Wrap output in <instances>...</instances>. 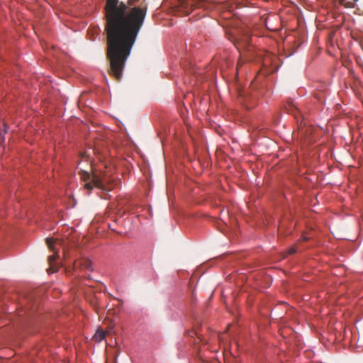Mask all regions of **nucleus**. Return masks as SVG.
Wrapping results in <instances>:
<instances>
[{
  "label": "nucleus",
  "mask_w": 363,
  "mask_h": 363,
  "mask_svg": "<svg viewBox=\"0 0 363 363\" xmlns=\"http://www.w3.org/2000/svg\"><path fill=\"white\" fill-rule=\"evenodd\" d=\"M296 252V250L294 247H291V248L288 250V254H289V255H293V254H294Z\"/></svg>",
  "instance_id": "obj_8"
},
{
  "label": "nucleus",
  "mask_w": 363,
  "mask_h": 363,
  "mask_svg": "<svg viewBox=\"0 0 363 363\" xmlns=\"http://www.w3.org/2000/svg\"><path fill=\"white\" fill-rule=\"evenodd\" d=\"M79 174L81 175V179L85 182L84 187L88 191L89 194L94 187H96L100 189H105V184L107 180L104 176H101L96 172L92 171V173L90 174L87 171L81 169Z\"/></svg>",
  "instance_id": "obj_2"
},
{
  "label": "nucleus",
  "mask_w": 363,
  "mask_h": 363,
  "mask_svg": "<svg viewBox=\"0 0 363 363\" xmlns=\"http://www.w3.org/2000/svg\"><path fill=\"white\" fill-rule=\"evenodd\" d=\"M249 43V37H246V41L245 44Z\"/></svg>",
  "instance_id": "obj_9"
},
{
  "label": "nucleus",
  "mask_w": 363,
  "mask_h": 363,
  "mask_svg": "<svg viewBox=\"0 0 363 363\" xmlns=\"http://www.w3.org/2000/svg\"><path fill=\"white\" fill-rule=\"evenodd\" d=\"M74 270L77 271H92L91 262L89 259L82 258L74 262Z\"/></svg>",
  "instance_id": "obj_4"
},
{
  "label": "nucleus",
  "mask_w": 363,
  "mask_h": 363,
  "mask_svg": "<svg viewBox=\"0 0 363 363\" xmlns=\"http://www.w3.org/2000/svg\"><path fill=\"white\" fill-rule=\"evenodd\" d=\"M86 279H90L89 275V276H87Z\"/></svg>",
  "instance_id": "obj_11"
},
{
  "label": "nucleus",
  "mask_w": 363,
  "mask_h": 363,
  "mask_svg": "<svg viewBox=\"0 0 363 363\" xmlns=\"http://www.w3.org/2000/svg\"><path fill=\"white\" fill-rule=\"evenodd\" d=\"M138 0H128V2L127 4H125L126 5L129 6H131V7H135L133 5ZM140 6H139L138 7H140Z\"/></svg>",
  "instance_id": "obj_7"
},
{
  "label": "nucleus",
  "mask_w": 363,
  "mask_h": 363,
  "mask_svg": "<svg viewBox=\"0 0 363 363\" xmlns=\"http://www.w3.org/2000/svg\"><path fill=\"white\" fill-rule=\"evenodd\" d=\"M184 4V0H180V4L181 6H183Z\"/></svg>",
  "instance_id": "obj_10"
},
{
  "label": "nucleus",
  "mask_w": 363,
  "mask_h": 363,
  "mask_svg": "<svg viewBox=\"0 0 363 363\" xmlns=\"http://www.w3.org/2000/svg\"><path fill=\"white\" fill-rule=\"evenodd\" d=\"M46 243L50 248V250L54 252V255H50L48 258V262L50 264V267L48 269V273H54L56 272L55 269H53L52 263L58 258L59 255L57 250V246L62 245V241L60 240H55L53 238H47Z\"/></svg>",
  "instance_id": "obj_3"
},
{
  "label": "nucleus",
  "mask_w": 363,
  "mask_h": 363,
  "mask_svg": "<svg viewBox=\"0 0 363 363\" xmlns=\"http://www.w3.org/2000/svg\"><path fill=\"white\" fill-rule=\"evenodd\" d=\"M340 4L342 5H344L345 7L347 8H352L354 7V4L357 0H338Z\"/></svg>",
  "instance_id": "obj_6"
},
{
  "label": "nucleus",
  "mask_w": 363,
  "mask_h": 363,
  "mask_svg": "<svg viewBox=\"0 0 363 363\" xmlns=\"http://www.w3.org/2000/svg\"><path fill=\"white\" fill-rule=\"evenodd\" d=\"M106 335V332L104 331L101 328H99L94 334L93 338L96 342H101L105 338Z\"/></svg>",
  "instance_id": "obj_5"
},
{
  "label": "nucleus",
  "mask_w": 363,
  "mask_h": 363,
  "mask_svg": "<svg viewBox=\"0 0 363 363\" xmlns=\"http://www.w3.org/2000/svg\"><path fill=\"white\" fill-rule=\"evenodd\" d=\"M104 9L109 74L119 81L144 23L147 6L142 4L140 7H131L118 0H106Z\"/></svg>",
  "instance_id": "obj_1"
}]
</instances>
